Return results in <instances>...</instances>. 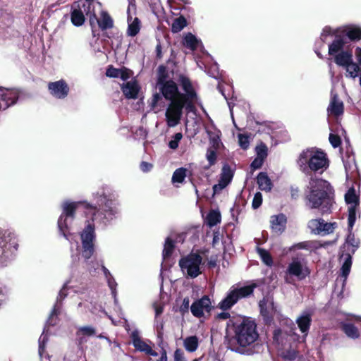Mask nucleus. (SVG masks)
<instances>
[{
  "label": "nucleus",
  "mask_w": 361,
  "mask_h": 361,
  "mask_svg": "<svg viewBox=\"0 0 361 361\" xmlns=\"http://www.w3.org/2000/svg\"><path fill=\"white\" fill-rule=\"evenodd\" d=\"M9 242L6 239L5 235L0 232V264L4 263L8 257V252L11 247L15 250L18 249V244L15 237H12L11 233L7 236Z\"/></svg>",
  "instance_id": "10"
},
{
  "label": "nucleus",
  "mask_w": 361,
  "mask_h": 361,
  "mask_svg": "<svg viewBox=\"0 0 361 361\" xmlns=\"http://www.w3.org/2000/svg\"><path fill=\"white\" fill-rule=\"evenodd\" d=\"M300 190L298 187L291 186L290 195L293 199H297L299 197Z\"/></svg>",
  "instance_id": "61"
},
{
  "label": "nucleus",
  "mask_w": 361,
  "mask_h": 361,
  "mask_svg": "<svg viewBox=\"0 0 361 361\" xmlns=\"http://www.w3.org/2000/svg\"><path fill=\"white\" fill-rule=\"evenodd\" d=\"M355 56L357 60V63L361 65V47H357L355 49Z\"/></svg>",
  "instance_id": "64"
},
{
  "label": "nucleus",
  "mask_w": 361,
  "mask_h": 361,
  "mask_svg": "<svg viewBox=\"0 0 361 361\" xmlns=\"http://www.w3.org/2000/svg\"><path fill=\"white\" fill-rule=\"evenodd\" d=\"M178 82V84L169 78L165 65L158 66L156 73V87L159 92L152 94L149 106L152 109H155L163 98L170 102L165 113L166 121L170 128L180 123L183 109L187 114L196 110L195 102L197 99V94L190 79L184 74H180Z\"/></svg>",
  "instance_id": "1"
},
{
  "label": "nucleus",
  "mask_w": 361,
  "mask_h": 361,
  "mask_svg": "<svg viewBox=\"0 0 361 361\" xmlns=\"http://www.w3.org/2000/svg\"><path fill=\"white\" fill-rule=\"evenodd\" d=\"M260 308V314L267 322H270L273 319V315L269 312L267 307V301L264 299L259 302Z\"/></svg>",
  "instance_id": "37"
},
{
  "label": "nucleus",
  "mask_w": 361,
  "mask_h": 361,
  "mask_svg": "<svg viewBox=\"0 0 361 361\" xmlns=\"http://www.w3.org/2000/svg\"><path fill=\"white\" fill-rule=\"evenodd\" d=\"M67 296L66 288L63 286L59 291L56 302H61V301Z\"/></svg>",
  "instance_id": "59"
},
{
  "label": "nucleus",
  "mask_w": 361,
  "mask_h": 361,
  "mask_svg": "<svg viewBox=\"0 0 361 361\" xmlns=\"http://www.w3.org/2000/svg\"><path fill=\"white\" fill-rule=\"evenodd\" d=\"M257 183L261 190L269 192L273 183L266 172H260L257 176Z\"/></svg>",
  "instance_id": "22"
},
{
  "label": "nucleus",
  "mask_w": 361,
  "mask_h": 361,
  "mask_svg": "<svg viewBox=\"0 0 361 361\" xmlns=\"http://www.w3.org/2000/svg\"><path fill=\"white\" fill-rule=\"evenodd\" d=\"M140 30V20L135 18L134 20L128 25V35L130 37L136 36Z\"/></svg>",
  "instance_id": "36"
},
{
  "label": "nucleus",
  "mask_w": 361,
  "mask_h": 361,
  "mask_svg": "<svg viewBox=\"0 0 361 361\" xmlns=\"http://www.w3.org/2000/svg\"><path fill=\"white\" fill-rule=\"evenodd\" d=\"M305 200L311 209H319L322 214L330 213L334 202V190L326 180L312 176Z\"/></svg>",
  "instance_id": "4"
},
{
  "label": "nucleus",
  "mask_w": 361,
  "mask_h": 361,
  "mask_svg": "<svg viewBox=\"0 0 361 361\" xmlns=\"http://www.w3.org/2000/svg\"><path fill=\"white\" fill-rule=\"evenodd\" d=\"M257 252L259 255L262 261L267 266H272L274 261L271 254L265 249L257 247Z\"/></svg>",
  "instance_id": "34"
},
{
  "label": "nucleus",
  "mask_w": 361,
  "mask_h": 361,
  "mask_svg": "<svg viewBox=\"0 0 361 361\" xmlns=\"http://www.w3.org/2000/svg\"><path fill=\"white\" fill-rule=\"evenodd\" d=\"M233 171L228 164H224L220 174L219 181L223 186H227L232 180Z\"/></svg>",
  "instance_id": "25"
},
{
  "label": "nucleus",
  "mask_w": 361,
  "mask_h": 361,
  "mask_svg": "<svg viewBox=\"0 0 361 361\" xmlns=\"http://www.w3.org/2000/svg\"><path fill=\"white\" fill-rule=\"evenodd\" d=\"M238 137L240 147L244 150L247 149L250 146V137L247 135L241 133L238 134Z\"/></svg>",
  "instance_id": "47"
},
{
  "label": "nucleus",
  "mask_w": 361,
  "mask_h": 361,
  "mask_svg": "<svg viewBox=\"0 0 361 361\" xmlns=\"http://www.w3.org/2000/svg\"><path fill=\"white\" fill-rule=\"evenodd\" d=\"M329 140L334 148H337L341 145V138L337 134L330 133Z\"/></svg>",
  "instance_id": "49"
},
{
  "label": "nucleus",
  "mask_w": 361,
  "mask_h": 361,
  "mask_svg": "<svg viewBox=\"0 0 361 361\" xmlns=\"http://www.w3.org/2000/svg\"><path fill=\"white\" fill-rule=\"evenodd\" d=\"M175 361H185L184 354L182 350L178 348L174 353Z\"/></svg>",
  "instance_id": "56"
},
{
  "label": "nucleus",
  "mask_w": 361,
  "mask_h": 361,
  "mask_svg": "<svg viewBox=\"0 0 361 361\" xmlns=\"http://www.w3.org/2000/svg\"><path fill=\"white\" fill-rule=\"evenodd\" d=\"M155 51H156V59H157V60L161 59L163 57V53H162V46H161L160 42H159V43L157 44Z\"/></svg>",
  "instance_id": "58"
},
{
  "label": "nucleus",
  "mask_w": 361,
  "mask_h": 361,
  "mask_svg": "<svg viewBox=\"0 0 361 361\" xmlns=\"http://www.w3.org/2000/svg\"><path fill=\"white\" fill-rule=\"evenodd\" d=\"M207 133L209 136V141L210 143L212 145V147H214V149H218L220 144V131H218L217 134H213L211 131L209 130H207Z\"/></svg>",
  "instance_id": "46"
},
{
  "label": "nucleus",
  "mask_w": 361,
  "mask_h": 361,
  "mask_svg": "<svg viewBox=\"0 0 361 361\" xmlns=\"http://www.w3.org/2000/svg\"><path fill=\"white\" fill-rule=\"evenodd\" d=\"M140 89V87L136 81L127 82L121 86L123 93L127 99H136Z\"/></svg>",
  "instance_id": "19"
},
{
  "label": "nucleus",
  "mask_w": 361,
  "mask_h": 361,
  "mask_svg": "<svg viewBox=\"0 0 361 361\" xmlns=\"http://www.w3.org/2000/svg\"><path fill=\"white\" fill-rule=\"evenodd\" d=\"M353 229H348V235L345 240V245L348 246V251L349 252V246H351V254H354L355 250L359 247L360 240L355 237L354 233L352 232Z\"/></svg>",
  "instance_id": "30"
},
{
  "label": "nucleus",
  "mask_w": 361,
  "mask_h": 361,
  "mask_svg": "<svg viewBox=\"0 0 361 361\" xmlns=\"http://www.w3.org/2000/svg\"><path fill=\"white\" fill-rule=\"evenodd\" d=\"M338 31L341 33L345 39L347 37L352 42L361 40V27L359 26L348 25L338 27Z\"/></svg>",
  "instance_id": "13"
},
{
  "label": "nucleus",
  "mask_w": 361,
  "mask_h": 361,
  "mask_svg": "<svg viewBox=\"0 0 361 361\" xmlns=\"http://www.w3.org/2000/svg\"><path fill=\"white\" fill-rule=\"evenodd\" d=\"M262 204V195L260 192H257L253 197L252 207L254 209H258Z\"/></svg>",
  "instance_id": "50"
},
{
  "label": "nucleus",
  "mask_w": 361,
  "mask_h": 361,
  "mask_svg": "<svg viewBox=\"0 0 361 361\" xmlns=\"http://www.w3.org/2000/svg\"><path fill=\"white\" fill-rule=\"evenodd\" d=\"M296 323L300 331L307 334L312 324V314L307 312L302 314L296 319Z\"/></svg>",
  "instance_id": "23"
},
{
  "label": "nucleus",
  "mask_w": 361,
  "mask_h": 361,
  "mask_svg": "<svg viewBox=\"0 0 361 361\" xmlns=\"http://www.w3.org/2000/svg\"><path fill=\"white\" fill-rule=\"evenodd\" d=\"M233 335L228 341V348L232 351L243 353L245 348L253 344L258 338L257 324L246 317H234L228 322Z\"/></svg>",
  "instance_id": "3"
},
{
  "label": "nucleus",
  "mask_w": 361,
  "mask_h": 361,
  "mask_svg": "<svg viewBox=\"0 0 361 361\" xmlns=\"http://www.w3.org/2000/svg\"><path fill=\"white\" fill-rule=\"evenodd\" d=\"M200 43H201V41L197 39L191 32H188L183 39V45L192 51L197 49Z\"/></svg>",
  "instance_id": "24"
},
{
  "label": "nucleus",
  "mask_w": 361,
  "mask_h": 361,
  "mask_svg": "<svg viewBox=\"0 0 361 361\" xmlns=\"http://www.w3.org/2000/svg\"><path fill=\"white\" fill-rule=\"evenodd\" d=\"M327 111L330 115L336 117L343 115L344 105L343 102L339 99L338 94H335L331 97Z\"/></svg>",
  "instance_id": "17"
},
{
  "label": "nucleus",
  "mask_w": 361,
  "mask_h": 361,
  "mask_svg": "<svg viewBox=\"0 0 361 361\" xmlns=\"http://www.w3.org/2000/svg\"><path fill=\"white\" fill-rule=\"evenodd\" d=\"M121 68H116L112 65H109L106 71V75L109 78H119V73Z\"/></svg>",
  "instance_id": "48"
},
{
  "label": "nucleus",
  "mask_w": 361,
  "mask_h": 361,
  "mask_svg": "<svg viewBox=\"0 0 361 361\" xmlns=\"http://www.w3.org/2000/svg\"><path fill=\"white\" fill-rule=\"evenodd\" d=\"M202 262V256L198 253H190L179 260V266L182 270H186L188 275L195 279L201 274L200 264Z\"/></svg>",
  "instance_id": "7"
},
{
  "label": "nucleus",
  "mask_w": 361,
  "mask_h": 361,
  "mask_svg": "<svg viewBox=\"0 0 361 361\" xmlns=\"http://www.w3.org/2000/svg\"><path fill=\"white\" fill-rule=\"evenodd\" d=\"M255 151L257 153V157H259L263 159L267 158L268 154V148L264 142H262L259 145H257Z\"/></svg>",
  "instance_id": "45"
},
{
  "label": "nucleus",
  "mask_w": 361,
  "mask_h": 361,
  "mask_svg": "<svg viewBox=\"0 0 361 361\" xmlns=\"http://www.w3.org/2000/svg\"><path fill=\"white\" fill-rule=\"evenodd\" d=\"M222 183H220V181L219 180V183L218 184H215L213 185V192H214V195L216 194V193H219L221 190H222L224 188H225L226 186H223V185H221Z\"/></svg>",
  "instance_id": "62"
},
{
  "label": "nucleus",
  "mask_w": 361,
  "mask_h": 361,
  "mask_svg": "<svg viewBox=\"0 0 361 361\" xmlns=\"http://www.w3.org/2000/svg\"><path fill=\"white\" fill-rule=\"evenodd\" d=\"M231 317V314L229 312H223L221 313H219L216 314L215 318L219 320H226L227 319H229Z\"/></svg>",
  "instance_id": "60"
},
{
  "label": "nucleus",
  "mask_w": 361,
  "mask_h": 361,
  "mask_svg": "<svg viewBox=\"0 0 361 361\" xmlns=\"http://www.w3.org/2000/svg\"><path fill=\"white\" fill-rule=\"evenodd\" d=\"M186 169L179 168L176 169L172 176V182L181 183L184 181L186 176Z\"/></svg>",
  "instance_id": "38"
},
{
  "label": "nucleus",
  "mask_w": 361,
  "mask_h": 361,
  "mask_svg": "<svg viewBox=\"0 0 361 361\" xmlns=\"http://www.w3.org/2000/svg\"><path fill=\"white\" fill-rule=\"evenodd\" d=\"M336 223H327L323 219H314L308 221L307 227L315 235H325L334 232Z\"/></svg>",
  "instance_id": "8"
},
{
  "label": "nucleus",
  "mask_w": 361,
  "mask_h": 361,
  "mask_svg": "<svg viewBox=\"0 0 361 361\" xmlns=\"http://www.w3.org/2000/svg\"><path fill=\"white\" fill-rule=\"evenodd\" d=\"M83 9V13H85L87 16H90V25L92 26L94 24V19L92 14L94 12H92L93 10V4L91 2H85L82 1L80 4V9Z\"/></svg>",
  "instance_id": "40"
},
{
  "label": "nucleus",
  "mask_w": 361,
  "mask_h": 361,
  "mask_svg": "<svg viewBox=\"0 0 361 361\" xmlns=\"http://www.w3.org/2000/svg\"><path fill=\"white\" fill-rule=\"evenodd\" d=\"M175 249V241L170 237H167L165 240L164 247L162 251V257L164 260L170 258Z\"/></svg>",
  "instance_id": "27"
},
{
  "label": "nucleus",
  "mask_w": 361,
  "mask_h": 361,
  "mask_svg": "<svg viewBox=\"0 0 361 361\" xmlns=\"http://www.w3.org/2000/svg\"><path fill=\"white\" fill-rule=\"evenodd\" d=\"M345 200L347 204L355 205L356 207L359 204V197L356 195L353 188H350L345 195Z\"/></svg>",
  "instance_id": "35"
},
{
  "label": "nucleus",
  "mask_w": 361,
  "mask_h": 361,
  "mask_svg": "<svg viewBox=\"0 0 361 361\" xmlns=\"http://www.w3.org/2000/svg\"><path fill=\"white\" fill-rule=\"evenodd\" d=\"M219 241V231H214L213 233V240H212V245L213 246H215L216 244H217Z\"/></svg>",
  "instance_id": "63"
},
{
  "label": "nucleus",
  "mask_w": 361,
  "mask_h": 361,
  "mask_svg": "<svg viewBox=\"0 0 361 361\" xmlns=\"http://www.w3.org/2000/svg\"><path fill=\"white\" fill-rule=\"evenodd\" d=\"M214 307L212 305L211 300L207 295L202 296L192 302L190 306V311L192 315L197 318H201L204 316V312L210 313Z\"/></svg>",
  "instance_id": "9"
},
{
  "label": "nucleus",
  "mask_w": 361,
  "mask_h": 361,
  "mask_svg": "<svg viewBox=\"0 0 361 361\" xmlns=\"http://www.w3.org/2000/svg\"><path fill=\"white\" fill-rule=\"evenodd\" d=\"M360 66L361 65L357 63H355L353 61L352 64H350L349 67L345 68L346 72L348 73L346 76L355 78L358 75V72L361 73V68H360Z\"/></svg>",
  "instance_id": "42"
},
{
  "label": "nucleus",
  "mask_w": 361,
  "mask_h": 361,
  "mask_svg": "<svg viewBox=\"0 0 361 361\" xmlns=\"http://www.w3.org/2000/svg\"><path fill=\"white\" fill-rule=\"evenodd\" d=\"M96 335V329L91 326H84L80 327L76 331V336H85L87 337H90Z\"/></svg>",
  "instance_id": "39"
},
{
  "label": "nucleus",
  "mask_w": 361,
  "mask_h": 361,
  "mask_svg": "<svg viewBox=\"0 0 361 361\" xmlns=\"http://www.w3.org/2000/svg\"><path fill=\"white\" fill-rule=\"evenodd\" d=\"M270 223L272 231L277 234H281L286 228L287 218L282 213L273 215L271 217Z\"/></svg>",
  "instance_id": "15"
},
{
  "label": "nucleus",
  "mask_w": 361,
  "mask_h": 361,
  "mask_svg": "<svg viewBox=\"0 0 361 361\" xmlns=\"http://www.w3.org/2000/svg\"><path fill=\"white\" fill-rule=\"evenodd\" d=\"M353 53L351 51H341L338 54L334 55V62L338 66L348 68L353 61Z\"/></svg>",
  "instance_id": "18"
},
{
  "label": "nucleus",
  "mask_w": 361,
  "mask_h": 361,
  "mask_svg": "<svg viewBox=\"0 0 361 361\" xmlns=\"http://www.w3.org/2000/svg\"><path fill=\"white\" fill-rule=\"evenodd\" d=\"M257 286L255 283H252L248 286L231 290L226 297L219 303V307L224 311L230 310L239 300L252 295Z\"/></svg>",
  "instance_id": "6"
},
{
  "label": "nucleus",
  "mask_w": 361,
  "mask_h": 361,
  "mask_svg": "<svg viewBox=\"0 0 361 361\" xmlns=\"http://www.w3.org/2000/svg\"><path fill=\"white\" fill-rule=\"evenodd\" d=\"M188 25V21L183 16L175 18L171 25V32L178 33Z\"/></svg>",
  "instance_id": "31"
},
{
  "label": "nucleus",
  "mask_w": 361,
  "mask_h": 361,
  "mask_svg": "<svg viewBox=\"0 0 361 361\" xmlns=\"http://www.w3.org/2000/svg\"><path fill=\"white\" fill-rule=\"evenodd\" d=\"M352 254L348 252L346 254H343L341 257H345L344 262L341 267V276L345 279L348 276L351 266H352Z\"/></svg>",
  "instance_id": "29"
},
{
  "label": "nucleus",
  "mask_w": 361,
  "mask_h": 361,
  "mask_svg": "<svg viewBox=\"0 0 361 361\" xmlns=\"http://www.w3.org/2000/svg\"><path fill=\"white\" fill-rule=\"evenodd\" d=\"M59 314V311L56 308V306L55 305L54 307V308L52 309L51 310V312L49 317V319L47 320V324H49V326H54L56 324L55 322H53V318L55 316H57Z\"/></svg>",
  "instance_id": "54"
},
{
  "label": "nucleus",
  "mask_w": 361,
  "mask_h": 361,
  "mask_svg": "<svg viewBox=\"0 0 361 361\" xmlns=\"http://www.w3.org/2000/svg\"><path fill=\"white\" fill-rule=\"evenodd\" d=\"M298 164L300 169L307 175L312 171L322 173L329 166V160L324 152L307 149L300 154Z\"/></svg>",
  "instance_id": "5"
},
{
  "label": "nucleus",
  "mask_w": 361,
  "mask_h": 361,
  "mask_svg": "<svg viewBox=\"0 0 361 361\" xmlns=\"http://www.w3.org/2000/svg\"><path fill=\"white\" fill-rule=\"evenodd\" d=\"M207 159L209 162V166L205 167L206 169H208L212 166L214 165L216 162L217 154L216 149H212L211 147L208 148L206 154Z\"/></svg>",
  "instance_id": "43"
},
{
  "label": "nucleus",
  "mask_w": 361,
  "mask_h": 361,
  "mask_svg": "<svg viewBox=\"0 0 361 361\" xmlns=\"http://www.w3.org/2000/svg\"><path fill=\"white\" fill-rule=\"evenodd\" d=\"M190 308V299L189 298H185L183 300V302L180 307V312L182 314H184L186 312H188Z\"/></svg>",
  "instance_id": "53"
},
{
  "label": "nucleus",
  "mask_w": 361,
  "mask_h": 361,
  "mask_svg": "<svg viewBox=\"0 0 361 361\" xmlns=\"http://www.w3.org/2000/svg\"><path fill=\"white\" fill-rule=\"evenodd\" d=\"M140 169L143 172H148L151 171V169L153 167V165L150 163H148L147 161H142L140 165Z\"/></svg>",
  "instance_id": "57"
},
{
  "label": "nucleus",
  "mask_w": 361,
  "mask_h": 361,
  "mask_svg": "<svg viewBox=\"0 0 361 361\" xmlns=\"http://www.w3.org/2000/svg\"><path fill=\"white\" fill-rule=\"evenodd\" d=\"M334 30H331V27H329V26H326L324 27L323 30H322V33L321 35V39L322 40V42H325L324 41V37L326 36H328V35H334L333 34Z\"/></svg>",
  "instance_id": "55"
},
{
  "label": "nucleus",
  "mask_w": 361,
  "mask_h": 361,
  "mask_svg": "<svg viewBox=\"0 0 361 361\" xmlns=\"http://www.w3.org/2000/svg\"><path fill=\"white\" fill-rule=\"evenodd\" d=\"M21 91L18 88H6L0 87V99L8 108L16 104L20 97Z\"/></svg>",
  "instance_id": "12"
},
{
  "label": "nucleus",
  "mask_w": 361,
  "mask_h": 361,
  "mask_svg": "<svg viewBox=\"0 0 361 361\" xmlns=\"http://www.w3.org/2000/svg\"><path fill=\"white\" fill-rule=\"evenodd\" d=\"M71 19L75 26H81L85 22V16L83 11L80 9V4H78V8L71 11Z\"/></svg>",
  "instance_id": "26"
},
{
  "label": "nucleus",
  "mask_w": 361,
  "mask_h": 361,
  "mask_svg": "<svg viewBox=\"0 0 361 361\" xmlns=\"http://www.w3.org/2000/svg\"><path fill=\"white\" fill-rule=\"evenodd\" d=\"M133 73V71L126 67H123L121 68V72L119 73V78H121L123 80H127L129 79Z\"/></svg>",
  "instance_id": "51"
},
{
  "label": "nucleus",
  "mask_w": 361,
  "mask_h": 361,
  "mask_svg": "<svg viewBox=\"0 0 361 361\" xmlns=\"http://www.w3.org/2000/svg\"><path fill=\"white\" fill-rule=\"evenodd\" d=\"M48 90L55 98L64 99L68 96L70 89L67 82L61 79L58 81L49 82Z\"/></svg>",
  "instance_id": "11"
},
{
  "label": "nucleus",
  "mask_w": 361,
  "mask_h": 361,
  "mask_svg": "<svg viewBox=\"0 0 361 361\" xmlns=\"http://www.w3.org/2000/svg\"><path fill=\"white\" fill-rule=\"evenodd\" d=\"M92 16L94 20H97L99 27L102 30H106L114 27V20L106 11H102L99 19L97 18L95 13H93Z\"/></svg>",
  "instance_id": "21"
},
{
  "label": "nucleus",
  "mask_w": 361,
  "mask_h": 361,
  "mask_svg": "<svg viewBox=\"0 0 361 361\" xmlns=\"http://www.w3.org/2000/svg\"><path fill=\"white\" fill-rule=\"evenodd\" d=\"M264 159H263L262 158H259V157H256L252 161V163L250 164V168L253 171L259 169H260L262 166V165L264 164Z\"/></svg>",
  "instance_id": "52"
},
{
  "label": "nucleus",
  "mask_w": 361,
  "mask_h": 361,
  "mask_svg": "<svg viewBox=\"0 0 361 361\" xmlns=\"http://www.w3.org/2000/svg\"><path fill=\"white\" fill-rule=\"evenodd\" d=\"M221 216L219 211L212 210L207 216V224L212 228L221 222Z\"/></svg>",
  "instance_id": "32"
},
{
  "label": "nucleus",
  "mask_w": 361,
  "mask_h": 361,
  "mask_svg": "<svg viewBox=\"0 0 361 361\" xmlns=\"http://www.w3.org/2000/svg\"><path fill=\"white\" fill-rule=\"evenodd\" d=\"M356 206L350 205L348 207V229H353L356 220Z\"/></svg>",
  "instance_id": "41"
},
{
  "label": "nucleus",
  "mask_w": 361,
  "mask_h": 361,
  "mask_svg": "<svg viewBox=\"0 0 361 361\" xmlns=\"http://www.w3.org/2000/svg\"><path fill=\"white\" fill-rule=\"evenodd\" d=\"M333 34L335 36V39L329 45V54L330 56H334L343 51V47L347 43L341 33L338 31V28L334 31Z\"/></svg>",
  "instance_id": "14"
},
{
  "label": "nucleus",
  "mask_w": 361,
  "mask_h": 361,
  "mask_svg": "<svg viewBox=\"0 0 361 361\" xmlns=\"http://www.w3.org/2000/svg\"><path fill=\"white\" fill-rule=\"evenodd\" d=\"M298 352L294 349L285 350L281 353V357L285 361H294L298 357Z\"/></svg>",
  "instance_id": "44"
},
{
  "label": "nucleus",
  "mask_w": 361,
  "mask_h": 361,
  "mask_svg": "<svg viewBox=\"0 0 361 361\" xmlns=\"http://www.w3.org/2000/svg\"><path fill=\"white\" fill-rule=\"evenodd\" d=\"M302 270V262L298 258L293 259L287 269V271L290 275L297 276L299 279H303L306 276V274H303Z\"/></svg>",
  "instance_id": "20"
},
{
  "label": "nucleus",
  "mask_w": 361,
  "mask_h": 361,
  "mask_svg": "<svg viewBox=\"0 0 361 361\" xmlns=\"http://www.w3.org/2000/svg\"><path fill=\"white\" fill-rule=\"evenodd\" d=\"M133 344L136 350L144 352L147 355L156 357L158 355V353L152 350V348L147 344L145 341H143L137 333H133L132 334Z\"/></svg>",
  "instance_id": "16"
},
{
  "label": "nucleus",
  "mask_w": 361,
  "mask_h": 361,
  "mask_svg": "<svg viewBox=\"0 0 361 361\" xmlns=\"http://www.w3.org/2000/svg\"><path fill=\"white\" fill-rule=\"evenodd\" d=\"M184 347L188 352H195L198 348V338L196 336H188L184 340Z\"/></svg>",
  "instance_id": "33"
},
{
  "label": "nucleus",
  "mask_w": 361,
  "mask_h": 361,
  "mask_svg": "<svg viewBox=\"0 0 361 361\" xmlns=\"http://www.w3.org/2000/svg\"><path fill=\"white\" fill-rule=\"evenodd\" d=\"M341 329L347 336L351 338L355 339L360 336L357 328L352 323H343L341 325Z\"/></svg>",
  "instance_id": "28"
},
{
  "label": "nucleus",
  "mask_w": 361,
  "mask_h": 361,
  "mask_svg": "<svg viewBox=\"0 0 361 361\" xmlns=\"http://www.w3.org/2000/svg\"><path fill=\"white\" fill-rule=\"evenodd\" d=\"M83 204L86 209H90L91 218L85 221V228L80 234L82 243V256L85 259H89L94 252V240L96 239L94 221L98 216L106 214L114 215L115 212L112 207L113 201L107 195L102 193L96 195V203L94 205L87 202H65L63 205V212L58 220V228L59 232L68 239V226L67 218H75V214L79 204Z\"/></svg>",
  "instance_id": "2"
}]
</instances>
